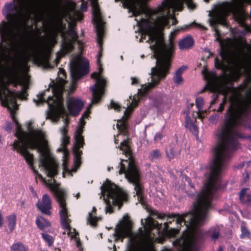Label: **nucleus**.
<instances>
[{
    "label": "nucleus",
    "mask_w": 251,
    "mask_h": 251,
    "mask_svg": "<svg viewBox=\"0 0 251 251\" xmlns=\"http://www.w3.org/2000/svg\"><path fill=\"white\" fill-rule=\"evenodd\" d=\"M21 42L19 44V46L20 48L21 52H25L26 50V48L24 43L23 39L22 38H21Z\"/></svg>",
    "instance_id": "nucleus-61"
},
{
    "label": "nucleus",
    "mask_w": 251,
    "mask_h": 251,
    "mask_svg": "<svg viewBox=\"0 0 251 251\" xmlns=\"http://www.w3.org/2000/svg\"><path fill=\"white\" fill-rule=\"evenodd\" d=\"M203 99L201 97H198L196 99V104L199 109H200L203 105Z\"/></svg>",
    "instance_id": "nucleus-49"
},
{
    "label": "nucleus",
    "mask_w": 251,
    "mask_h": 251,
    "mask_svg": "<svg viewBox=\"0 0 251 251\" xmlns=\"http://www.w3.org/2000/svg\"><path fill=\"white\" fill-rule=\"evenodd\" d=\"M131 96L129 97V99L131 100V102H130L129 100L128 101L127 105L128 103H129V106L127 109H126V111H125L124 114L126 116H127V111L129 110L130 109H132L135 107L137 106L139 100V99L138 97H136L135 96H134L132 99H131Z\"/></svg>",
    "instance_id": "nucleus-33"
},
{
    "label": "nucleus",
    "mask_w": 251,
    "mask_h": 251,
    "mask_svg": "<svg viewBox=\"0 0 251 251\" xmlns=\"http://www.w3.org/2000/svg\"><path fill=\"white\" fill-rule=\"evenodd\" d=\"M56 34H52L48 37V44L50 46H54L57 43Z\"/></svg>",
    "instance_id": "nucleus-43"
},
{
    "label": "nucleus",
    "mask_w": 251,
    "mask_h": 251,
    "mask_svg": "<svg viewBox=\"0 0 251 251\" xmlns=\"http://www.w3.org/2000/svg\"><path fill=\"white\" fill-rule=\"evenodd\" d=\"M80 9L82 11L85 12L88 9V3L84 0H82Z\"/></svg>",
    "instance_id": "nucleus-57"
},
{
    "label": "nucleus",
    "mask_w": 251,
    "mask_h": 251,
    "mask_svg": "<svg viewBox=\"0 0 251 251\" xmlns=\"http://www.w3.org/2000/svg\"><path fill=\"white\" fill-rule=\"evenodd\" d=\"M61 225L64 229L68 230L69 232H71V227L70 226L71 220L68 217L61 218Z\"/></svg>",
    "instance_id": "nucleus-39"
},
{
    "label": "nucleus",
    "mask_w": 251,
    "mask_h": 251,
    "mask_svg": "<svg viewBox=\"0 0 251 251\" xmlns=\"http://www.w3.org/2000/svg\"><path fill=\"white\" fill-rule=\"evenodd\" d=\"M185 124H186L185 126L186 127L191 126V125L194 124L193 120L188 115L185 118Z\"/></svg>",
    "instance_id": "nucleus-56"
},
{
    "label": "nucleus",
    "mask_w": 251,
    "mask_h": 251,
    "mask_svg": "<svg viewBox=\"0 0 251 251\" xmlns=\"http://www.w3.org/2000/svg\"><path fill=\"white\" fill-rule=\"evenodd\" d=\"M84 127L82 126H78L75 132V139L76 143H84V137L82 136Z\"/></svg>",
    "instance_id": "nucleus-29"
},
{
    "label": "nucleus",
    "mask_w": 251,
    "mask_h": 251,
    "mask_svg": "<svg viewBox=\"0 0 251 251\" xmlns=\"http://www.w3.org/2000/svg\"><path fill=\"white\" fill-rule=\"evenodd\" d=\"M97 36V43L100 46V50L98 52L97 56V64H100L101 62V58L102 56V38L104 35V31H102L100 28H99L97 32H96Z\"/></svg>",
    "instance_id": "nucleus-21"
},
{
    "label": "nucleus",
    "mask_w": 251,
    "mask_h": 251,
    "mask_svg": "<svg viewBox=\"0 0 251 251\" xmlns=\"http://www.w3.org/2000/svg\"><path fill=\"white\" fill-rule=\"evenodd\" d=\"M241 234L240 235L241 239H251V233L249 230L247 228L244 223H242L241 225Z\"/></svg>",
    "instance_id": "nucleus-32"
},
{
    "label": "nucleus",
    "mask_w": 251,
    "mask_h": 251,
    "mask_svg": "<svg viewBox=\"0 0 251 251\" xmlns=\"http://www.w3.org/2000/svg\"><path fill=\"white\" fill-rule=\"evenodd\" d=\"M101 192L107 193V199H104L106 206L105 212H113V205L120 206L128 199V195L108 179L101 186Z\"/></svg>",
    "instance_id": "nucleus-7"
},
{
    "label": "nucleus",
    "mask_w": 251,
    "mask_h": 251,
    "mask_svg": "<svg viewBox=\"0 0 251 251\" xmlns=\"http://www.w3.org/2000/svg\"><path fill=\"white\" fill-rule=\"evenodd\" d=\"M113 235L115 237V240L118 241L120 239H123L126 236V234L122 228H118L115 229Z\"/></svg>",
    "instance_id": "nucleus-36"
},
{
    "label": "nucleus",
    "mask_w": 251,
    "mask_h": 251,
    "mask_svg": "<svg viewBox=\"0 0 251 251\" xmlns=\"http://www.w3.org/2000/svg\"><path fill=\"white\" fill-rule=\"evenodd\" d=\"M36 224L37 227L41 230L50 226L49 221L42 217H37L36 220Z\"/></svg>",
    "instance_id": "nucleus-27"
},
{
    "label": "nucleus",
    "mask_w": 251,
    "mask_h": 251,
    "mask_svg": "<svg viewBox=\"0 0 251 251\" xmlns=\"http://www.w3.org/2000/svg\"><path fill=\"white\" fill-rule=\"evenodd\" d=\"M10 249L11 251H29L28 247L21 242L13 243Z\"/></svg>",
    "instance_id": "nucleus-28"
},
{
    "label": "nucleus",
    "mask_w": 251,
    "mask_h": 251,
    "mask_svg": "<svg viewBox=\"0 0 251 251\" xmlns=\"http://www.w3.org/2000/svg\"><path fill=\"white\" fill-rule=\"evenodd\" d=\"M44 92L40 93L37 95L38 100H34V101L36 104H39V103H43L45 101V100L44 98Z\"/></svg>",
    "instance_id": "nucleus-45"
},
{
    "label": "nucleus",
    "mask_w": 251,
    "mask_h": 251,
    "mask_svg": "<svg viewBox=\"0 0 251 251\" xmlns=\"http://www.w3.org/2000/svg\"><path fill=\"white\" fill-rule=\"evenodd\" d=\"M31 3H36L38 0H29ZM25 6L29 9L31 7L30 3L25 2V0H13L6 3L2 9L3 15L7 22L3 21L0 25V50L2 54H5L6 46L3 44L9 40L12 34V25L19 23L22 18V12L18 5Z\"/></svg>",
    "instance_id": "nucleus-4"
},
{
    "label": "nucleus",
    "mask_w": 251,
    "mask_h": 251,
    "mask_svg": "<svg viewBox=\"0 0 251 251\" xmlns=\"http://www.w3.org/2000/svg\"><path fill=\"white\" fill-rule=\"evenodd\" d=\"M172 8V0H164L162 4L154 10H149L146 13L147 18H142L138 23V25L142 31L140 41L146 39L148 36V42L154 44L151 46L153 50V57L156 59L155 67H152L150 75L151 82L145 88L148 92L157 86L161 80L166 78L169 74L172 60L174 56L175 45L171 37L169 41L165 43L164 39L153 34L155 29L161 30L164 27H169V19Z\"/></svg>",
    "instance_id": "nucleus-1"
},
{
    "label": "nucleus",
    "mask_w": 251,
    "mask_h": 251,
    "mask_svg": "<svg viewBox=\"0 0 251 251\" xmlns=\"http://www.w3.org/2000/svg\"><path fill=\"white\" fill-rule=\"evenodd\" d=\"M76 67L84 75L88 73L89 63L87 60L81 59L77 64Z\"/></svg>",
    "instance_id": "nucleus-24"
},
{
    "label": "nucleus",
    "mask_w": 251,
    "mask_h": 251,
    "mask_svg": "<svg viewBox=\"0 0 251 251\" xmlns=\"http://www.w3.org/2000/svg\"><path fill=\"white\" fill-rule=\"evenodd\" d=\"M230 104L226 111L227 117L225 125L223 126L216 134L218 141L214 150V156L212 163L225 167L231 152L239 148L238 139L241 134L233 128L242 126L245 119L251 112V103H242L236 99L230 98Z\"/></svg>",
    "instance_id": "nucleus-3"
},
{
    "label": "nucleus",
    "mask_w": 251,
    "mask_h": 251,
    "mask_svg": "<svg viewBox=\"0 0 251 251\" xmlns=\"http://www.w3.org/2000/svg\"><path fill=\"white\" fill-rule=\"evenodd\" d=\"M27 87L25 85H24L22 87L21 91H19L16 93V95L21 99H26L28 96L27 94Z\"/></svg>",
    "instance_id": "nucleus-38"
},
{
    "label": "nucleus",
    "mask_w": 251,
    "mask_h": 251,
    "mask_svg": "<svg viewBox=\"0 0 251 251\" xmlns=\"http://www.w3.org/2000/svg\"><path fill=\"white\" fill-rule=\"evenodd\" d=\"M17 137L18 140H15L12 144L13 150L16 151L23 156L33 173L42 180H44L42 176L39 174L34 166V156L28 150V143L26 141V136L24 134H22L17 135Z\"/></svg>",
    "instance_id": "nucleus-8"
},
{
    "label": "nucleus",
    "mask_w": 251,
    "mask_h": 251,
    "mask_svg": "<svg viewBox=\"0 0 251 251\" xmlns=\"http://www.w3.org/2000/svg\"><path fill=\"white\" fill-rule=\"evenodd\" d=\"M117 128L120 133L126 135L127 133V125L125 121L123 120L118 121Z\"/></svg>",
    "instance_id": "nucleus-35"
},
{
    "label": "nucleus",
    "mask_w": 251,
    "mask_h": 251,
    "mask_svg": "<svg viewBox=\"0 0 251 251\" xmlns=\"http://www.w3.org/2000/svg\"><path fill=\"white\" fill-rule=\"evenodd\" d=\"M153 246L151 243L146 244L143 249V251H152Z\"/></svg>",
    "instance_id": "nucleus-60"
},
{
    "label": "nucleus",
    "mask_w": 251,
    "mask_h": 251,
    "mask_svg": "<svg viewBox=\"0 0 251 251\" xmlns=\"http://www.w3.org/2000/svg\"><path fill=\"white\" fill-rule=\"evenodd\" d=\"M248 188H243L240 192V199L243 203H250L251 202V195L247 193Z\"/></svg>",
    "instance_id": "nucleus-26"
},
{
    "label": "nucleus",
    "mask_w": 251,
    "mask_h": 251,
    "mask_svg": "<svg viewBox=\"0 0 251 251\" xmlns=\"http://www.w3.org/2000/svg\"><path fill=\"white\" fill-rule=\"evenodd\" d=\"M85 143H75L73 148V152L75 157V163L76 165H79L81 162V156L82 154V151L80 148H83Z\"/></svg>",
    "instance_id": "nucleus-19"
},
{
    "label": "nucleus",
    "mask_w": 251,
    "mask_h": 251,
    "mask_svg": "<svg viewBox=\"0 0 251 251\" xmlns=\"http://www.w3.org/2000/svg\"><path fill=\"white\" fill-rule=\"evenodd\" d=\"M71 75L72 78L75 80L80 78L84 75L77 67L71 69Z\"/></svg>",
    "instance_id": "nucleus-37"
},
{
    "label": "nucleus",
    "mask_w": 251,
    "mask_h": 251,
    "mask_svg": "<svg viewBox=\"0 0 251 251\" xmlns=\"http://www.w3.org/2000/svg\"><path fill=\"white\" fill-rule=\"evenodd\" d=\"M186 68V66H182L176 71L173 78L174 81L175 83L177 85H180L183 82V79L182 77V75Z\"/></svg>",
    "instance_id": "nucleus-23"
},
{
    "label": "nucleus",
    "mask_w": 251,
    "mask_h": 251,
    "mask_svg": "<svg viewBox=\"0 0 251 251\" xmlns=\"http://www.w3.org/2000/svg\"><path fill=\"white\" fill-rule=\"evenodd\" d=\"M61 133L62 134V136H65V135H67L68 130H67V128L65 127H64L61 130Z\"/></svg>",
    "instance_id": "nucleus-63"
},
{
    "label": "nucleus",
    "mask_w": 251,
    "mask_h": 251,
    "mask_svg": "<svg viewBox=\"0 0 251 251\" xmlns=\"http://www.w3.org/2000/svg\"><path fill=\"white\" fill-rule=\"evenodd\" d=\"M234 18L241 26L244 27L245 25V16L243 12H238L234 15Z\"/></svg>",
    "instance_id": "nucleus-34"
},
{
    "label": "nucleus",
    "mask_w": 251,
    "mask_h": 251,
    "mask_svg": "<svg viewBox=\"0 0 251 251\" xmlns=\"http://www.w3.org/2000/svg\"><path fill=\"white\" fill-rule=\"evenodd\" d=\"M70 143V137L68 135H65L62 136V146L63 149L59 148L58 151H59L64 150L63 156V163L62 167L64 171L69 172V169L68 168V163L69 161V153L66 150V147Z\"/></svg>",
    "instance_id": "nucleus-18"
},
{
    "label": "nucleus",
    "mask_w": 251,
    "mask_h": 251,
    "mask_svg": "<svg viewBox=\"0 0 251 251\" xmlns=\"http://www.w3.org/2000/svg\"><path fill=\"white\" fill-rule=\"evenodd\" d=\"M126 251H140L139 244L134 239H130Z\"/></svg>",
    "instance_id": "nucleus-31"
},
{
    "label": "nucleus",
    "mask_w": 251,
    "mask_h": 251,
    "mask_svg": "<svg viewBox=\"0 0 251 251\" xmlns=\"http://www.w3.org/2000/svg\"><path fill=\"white\" fill-rule=\"evenodd\" d=\"M69 112L71 115L77 116L84 106L83 102L77 99L71 98L67 101Z\"/></svg>",
    "instance_id": "nucleus-15"
},
{
    "label": "nucleus",
    "mask_w": 251,
    "mask_h": 251,
    "mask_svg": "<svg viewBox=\"0 0 251 251\" xmlns=\"http://www.w3.org/2000/svg\"><path fill=\"white\" fill-rule=\"evenodd\" d=\"M194 44L193 38L191 36H188L179 40L178 47L181 50H189L193 47Z\"/></svg>",
    "instance_id": "nucleus-20"
},
{
    "label": "nucleus",
    "mask_w": 251,
    "mask_h": 251,
    "mask_svg": "<svg viewBox=\"0 0 251 251\" xmlns=\"http://www.w3.org/2000/svg\"><path fill=\"white\" fill-rule=\"evenodd\" d=\"M187 128H189L190 130L193 133H197L198 132V127L195 124L191 125L187 127Z\"/></svg>",
    "instance_id": "nucleus-58"
},
{
    "label": "nucleus",
    "mask_w": 251,
    "mask_h": 251,
    "mask_svg": "<svg viewBox=\"0 0 251 251\" xmlns=\"http://www.w3.org/2000/svg\"><path fill=\"white\" fill-rule=\"evenodd\" d=\"M186 180L188 182L189 185L190 186V187L194 189V191H192V193L191 194H189V195H190L191 196H194L195 194L196 193V191L195 190V189L194 188V186L192 184V182H191V180H190L189 177L187 176L186 177Z\"/></svg>",
    "instance_id": "nucleus-52"
},
{
    "label": "nucleus",
    "mask_w": 251,
    "mask_h": 251,
    "mask_svg": "<svg viewBox=\"0 0 251 251\" xmlns=\"http://www.w3.org/2000/svg\"><path fill=\"white\" fill-rule=\"evenodd\" d=\"M224 168L223 166L211 162L208 178L201 192L197 195L193 209L182 215H175L176 224L181 226L183 223L189 229V234L185 237L183 243H187L194 247L204 241L207 233L212 240L219 238L220 234L219 226L211 228L207 232L203 231L200 226L203 225L208 211L211 207L214 193L221 187V176Z\"/></svg>",
    "instance_id": "nucleus-2"
},
{
    "label": "nucleus",
    "mask_w": 251,
    "mask_h": 251,
    "mask_svg": "<svg viewBox=\"0 0 251 251\" xmlns=\"http://www.w3.org/2000/svg\"><path fill=\"white\" fill-rule=\"evenodd\" d=\"M219 54L222 59L224 60H226L228 58V52L224 48L221 49Z\"/></svg>",
    "instance_id": "nucleus-46"
},
{
    "label": "nucleus",
    "mask_w": 251,
    "mask_h": 251,
    "mask_svg": "<svg viewBox=\"0 0 251 251\" xmlns=\"http://www.w3.org/2000/svg\"><path fill=\"white\" fill-rule=\"evenodd\" d=\"M92 7V14L93 20L96 25V32L99 28H100L102 31H104L103 23L101 17L100 9L98 4V0H90Z\"/></svg>",
    "instance_id": "nucleus-14"
},
{
    "label": "nucleus",
    "mask_w": 251,
    "mask_h": 251,
    "mask_svg": "<svg viewBox=\"0 0 251 251\" xmlns=\"http://www.w3.org/2000/svg\"><path fill=\"white\" fill-rule=\"evenodd\" d=\"M128 144V140L123 141L120 144V149L122 151H126V153L129 154L130 153V151Z\"/></svg>",
    "instance_id": "nucleus-40"
},
{
    "label": "nucleus",
    "mask_w": 251,
    "mask_h": 251,
    "mask_svg": "<svg viewBox=\"0 0 251 251\" xmlns=\"http://www.w3.org/2000/svg\"><path fill=\"white\" fill-rule=\"evenodd\" d=\"M156 215H157V218L161 219H163L167 216L166 214L165 213H157Z\"/></svg>",
    "instance_id": "nucleus-62"
},
{
    "label": "nucleus",
    "mask_w": 251,
    "mask_h": 251,
    "mask_svg": "<svg viewBox=\"0 0 251 251\" xmlns=\"http://www.w3.org/2000/svg\"><path fill=\"white\" fill-rule=\"evenodd\" d=\"M120 169L119 174H125L126 177L128 181L134 186V190L136 195L138 197L139 202H142L144 201L143 193L144 186L142 183V175L136 164L135 161L130 159L127 160L121 159L120 163Z\"/></svg>",
    "instance_id": "nucleus-6"
},
{
    "label": "nucleus",
    "mask_w": 251,
    "mask_h": 251,
    "mask_svg": "<svg viewBox=\"0 0 251 251\" xmlns=\"http://www.w3.org/2000/svg\"><path fill=\"white\" fill-rule=\"evenodd\" d=\"M164 135L162 132H157L154 136V140L155 142H158V141H160L162 138L163 137Z\"/></svg>",
    "instance_id": "nucleus-50"
},
{
    "label": "nucleus",
    "mask_w": 251,
    "mask_h": 251,
    "mask_svg": "<svg viewBox=\"0 0 251 251\" xmlns=\"http://www.w3.org/2000/svg\"><path fill=\"white\" fill-rule=\"evenodd\" d=\"M230 76L234 79H238L240 76V73L238 71H236L231 73Z\"/></svg>",
    "instance_id": "nucleus-55"
},
{
    "label": "nucleus",
    "mask_w": 251,
    "mask_h": 251,
    "mask_svg": "<svg viewBox=\"0 0 251 251\" xmlns=\"http://www.w3.org/2000/svg\"><path fill=\"white\" fill-rule=\"evenodd\" d=\"M111 108L116 110L118 111L121 110V106L120 104L116 103L114 101L111 100L110 103Z\"/></svg>",
    "instance_id": "nucleus-48"
},
{
    "label": "nucleus",
    "mask_w": 251,
    "mask_h": 251,
    "mask_svg": "<svg viewBox=\"0 0 251 251\" xmlns=\"http://www.w3.org/2000/svg\"><path fill=\"white\" fill-rule=\"evenodd\" d=\"M54 194L56 199L57 201L61 208L59 211L60 218L69 217L68 211L66 205L67 194L66 192L59 188H56L54 191Z\"/></svg>",
    "instance_id": "nucleus-13"
},
{
    "label": "nucleus",
    "mask_w": 251,
    "mask_h": 251,
    "mask_svg": "<svg viewBox=\"0 0 251 251\" xmlns=\"http://www.w3.org/2000/svg\"><path fill=\"white\" fill-rule=\"evenodd\" d=\"M227 102V98L226 96L223 97L222 102L220 103L218 109L217 110L218 112H222L224 111L225 105Z\"/></svg>",
    "instance_id": "nucleus-47"
},
{
    "label": "nucleus",
    "mask_w": 251,
    "mask_h": 251,
    "mask_svg": "<svg viewBox=\"0 0 251 251\" xmlns=\"http://www.w3.org/2000/svg\"><path fill=\"white\" fill-rule=\"evenodd\" d=\"M7 48L5 50V54H2L0 50V55L2 57H5ZM9 83L6 81L3 76L0 74V98H4L8 104H11L14 108L17 107L16 101L14 99L15 94L12 91L10 90L8 87Z\"/></svg>",
    "instance_id": "nucleus-12"
},
{
    "label": "nucleus",
    "mask_w": 251,
    "mask_h": 251,
    "mask_svg": "<svg viewBox=\"0 0 251 251\" xmlns=\"http://www.w3.org/2000/svg\"><path fill=\"white\" fill-rule=\"evenodd\" d=\"M11 113L12 119L13 121L15 123V124L17 126V127L18 128H20L21 126L20 124V123H19V122L18 121L17 118L14 115V110L13 109H11Z\"/></svg>",
    "instance_id": "nucleus-54"
},
{
    "label": "nucleus",
    "mask_w": 251,
    "mask_h": 251,
    "mask_svg": "<svg viewBox=\"0 0 251 251\" xmlns=\"http://www.w3.org/2000/svg\"><path fill=\"white\" fill-rule=\"evenodd\" d=\"M61 50L62 51V54H60V53L59 52H58L56 54V58L55 59V61L56 62V64L57 65L58 64H59L60 63V59H61V58L64 56L65 54H64L63 51L61 49Z\"/></svg>",
    "instance_id": "nucleus-59"
},
{
    "label": "nucleus",
    "mask_w": 251,
    "mask_h": 251,
    "mask_svg": "<svg viewBox=\"0 0 251 251\" xmlns=\"http://www.w3.org/2000/svg\"><path fill=\"white\" fill-rule=\"evenodd\" d=\"M7 226L9 228V233H11L14 230L16 225V216L12 214L7 217Z\"/></svg>",
    "instance_id": "nucleus-25"
},
{
    "label": "nucleus",
    "mask_w": 251,
    "mask_h": 251,
    "mask_svg": "<svg viewBox=\"0 0 251 251\" xmlns=\"http://www.w3.org/2000/svg\"><path fill=\"white\" fill-rule=\"evenodd\" d=\"M42 237L43 239L48 243L49 246H51L53 243V239L52 237L47 233H42Z\"/></svg>",
    "instance_id": "nucleus-41"
},
{
    "label": "nucleus",
    "mask_w": 251,
    "mask_h": 251,
    "mask_svg": "<svg viewBox=\"0 0 251 251\" xmlns=\"http://www.w3.org/2000/svg\"><path fill=\"white\" fill-rule=\"evenodd\" d=\"M27 129L34 136L41 139L44 138L45 134L41 130H34L30 124L28 126ZM22 134H24L26 136V141L28 143V148L29 147L32 149H37L41 153L40 166L43 167L45 169L48 176L51 178L54 177L58 174V166L55 162L50 160L48 157V151L46 149L47 141L42 139L43 144H41L40 140L36 138H32L28 141L27 135L24 132L16 133L15 136L18 138L17 135H20Z\"/></svg>",
    "instance_id": "nucleus-5"
},
{
    "label": "nucleus",
    "mask_w": 251,
    "mask_h": 251,
    "mask_svg": "<svg viewBox=\"0 0 251 251\" xmlns=\"http://www.w3.org/2000/svg\"><path fill=\"white\" fill-rule=\"evenodd\" d=\"M215 67L217 69H225L226 68L225 64L217 57L215 59Z\"/></svg>",
    "instance_id": "nucleus-44"
},
{
    "label": "nucleus",
    "mask_w": 251,
    "mask_h": 251,
    "mask_svg": "<svg viewBox=\"0 0 251 251\" xmlns=\"http://www.w3.org/2000/svg\"><path fill=\"white\" fill-rule=\"evenodd\" d=\"M131 79L132 80V82H131L132 85H136L138 83V80L136 78L132 77H131Z\"/></svg>",
    "instance_id": "nucleus-64"
},
{
    "label": "nucleus",
    "mask_w": 251,
    "mask_h": 251,
    "mask_svg": "<svg viewBox=\"0 0 251 251\" xmlns=\"http://www.w3.org/2000/svg\"><path fill=\"white\" fill-rule=\"evenodd\" d=\"M36 206L43 213L50 215L52 206L51 201L49 196L44 194L42 197V202H38L36 203Z\"/></svg>",
    "instance_id": "nucleus-17"
},
{
    "label": "nucleus",
    "mask_w": 251,
    "mask_h": 251,
    "mask_svg": "<svg viewBox=\"0 0 251 251\" xmlns=\"http://www.w3.org/2000/svg\"><path fill=\"white\" fill-rule=\"evenodd\" d=\"M131 10H132L133 15L135 17H137L139 15H140L141 13L140 10L139 9H138V8L137 7V6L134 4H133L132 6Z\"/></svg>",
    "instance_id": "nucleus-51"
},
{
    "label": "nucleus",
    "mask_w": 251,
    "mask_h": 251,
    "mask_svg": "<svg viewBox=\"0 0 251 251\" xmlns=\"http://www.w3.org/2000/svg\"><path fill=\"white\" fill-rule=\"evenodd\" d=\"M204 79L207 81V83L203 89L201 91V93H203L207 89L213 91L215 87L216 80L217 76L215 72H209L203 70L202 71Z\"/></svg>",
    "instance_id": "nucleus-16"
},
{
    "label": "nucleus",
    "mask_w": 251,
    "mask_h": 251,
    "mask_svg": "<svg viewBox=\"0 0 251 251\" xmlns=\"http://www.w3.org/2000/svg\"><path fill=\"white\" fill-rule=\"evenodd\" d=\"M62 38L61 50L64 54H67L73 51L76 42L81 46L83 42L78 39V35L75 27H71L65 32L61 33Z\"/></svg>",
    "instance_id": "nucleus-9"
},
{
    "label": "nucleus",
    "mask_w": 251,
    "mask_h": 251,
    "mask_svg": "<svg viewBox=\"0 0 251 251\" xmlns=\"http://www.w3.org/2000/svg\"><path fill=\"white\" fill-rule=\"evenodd\" d=\"M172 222V221H169L168 222L164 223L163 226L162 223L159 224L157 221L151 219L147 222V226L151 231L156 229L159 235L171 237L174 236L176 233V230L175 228H170L169 224H171Z\"/></svg>",
    "instance_id": "nucleus-11"
},
{
    "label": "nucleus",
    "mask_w": 251,
    "mask_h": 251,
    "mask_svg": "<svg viewBox=\"0 0 251 251\" xmlns=\"http://www.w3.org/2000/svg\"><path fill=\"white\" fill-rule=\"evenodd\" d=\"M91 77L96 79L95 84L90 88L92 92V104H97L102 100L104 94L105 87L106 81L100 77L99 73L94 72L91 74Z\"/></svg>",
    "instance_id": "nucleus-10"
},
{
    "label": "nucleus",
    "mask_w": 251,
    "mask_h": 251,
    "mask_svg": "<svg viewBox=\"0 0 251 251\" xmlns=\"http://www.w3.org/2000/svg\"><path fill=\"white\" fill-rule=\"evenodd\" d=\"M98 221V218L97 217L93 216L92 214L91 213H89L88 222H89L90 225H91L93 226H97Z\"/></svg>",
    "instance_id": "nucleus-42"
},
{
    "label": "nucleus",
    "mask_w": 251,
    "mask_h": 251,
    "mask_svg": "<svg viewBox=\"0 0 251 251\" xmlns=\"http://www.w3.org/2000/svg\"><path fill=\"white\" fill-rule=\"evenodd\" d=\"M162 156L160 151L158 149L152 150L148 155V158L151 162L160 159Z\"/></svg>",
    "instance_id": "nucleus-30"
},
{
    "label": "nucleus",
    "mask_w": 251,
    "mask_h": 251,
    "mask_svg": "<svg viewBox=\"0 0 251 251\" xmlns=\"http://www.w3.org/2000/svg\"><path fill=\"white\" fill-rule=\"evenodd\" d=\"M167 157L170 160L174 158L177 154H180V150H178L177 145L176 144H171L166 150Z\"/></svg>",
    "instance_id": "nucleus-22"
},
{
    "label": "nucleus",
    "mask_w": 251,
    "mask_h": 251,
    "mask_svg": "<svg viewBox=\"0 0 251 251\" xmlns=\"http://www.w3.org/2000/svg\"><path fill=\"white\" fill-rule=\"evenodd\" d=\"M11 113L12 119L13 121L15 123V124L17 126V127L18 128H20L21 126L20 124V123H19V122L18 121L17 118L14 115V110L13 109H11Z\"/></svg>",
    "instance_id": "nucleus-53"
}]
</instances>
